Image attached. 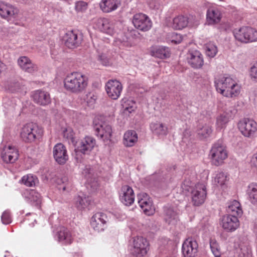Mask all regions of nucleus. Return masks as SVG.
<instances>
[{
	"mask_svg": "<svg viewBox=\"0 0 257 257\" xmlns=\"http://www.w3.org/2000/svg\"><path fill=\"white\" fill-rule=\"evenodd\" d=\"M88 78L79 72L68 74L64 79V87L73 93H79L84 91L88 84Z\"/></svg>",
	"mask_w": 257,
	"mask_h": 257,
	"instance_id": "f257e3e1",
	"label": "nucleus"
},
{
	"mask_svg": "<svg viewBox=\"0 0 257 257\" xmlns=\"http://www.w3.org/2000/svg\"><path fill=\"white\" fill-rule=\"evenodd\" d=\"M214 83L216 91L225 97H235L240 93V86L234 79L230 76L216 78Z\"/></svg>",
	"mask_w": 257,
	"mask_h": 257,
	"instance_id": "f03ea898",
	"label": "nucleus"
},
{
	"mask_svg": "<svg viewBox=\"0 0 257 257\" xmlns=\"http://www.w3.org/2000/svg\"><path fill=\"white\" fill-rule=\"evenodd\" d=\"M43 134V131L36 124L30 122L24 124L20 131V137L25 142L31 143L40 139Z\"/></svg>",
	"mask_w": 257,
	"mask_h": 257,
	"instance_id": "7ed1b4c3",
	"label": "nucleus"
},
{
	"mask_svg": "<svg viewBox=\"0 0 257 257\" xmlns=\"http://www.w3.org/2000/svg\"><path fill=\"white\" fill-rule=\"evenodd\" d=\"M209 157L212 164L216 166L222 165L228 157V152L226 147L221 142L215 143L212 146Z\"/></svg>",
	"mask_w": 257,
	"mask_h": 257,
	"instance_id": "20e7f679",
	"label": "nucleus"
},
{
	"mask_svg": "<svg viewBox=\"0 0 257 257\" xmlns=\"http://www.w3.org/2000/svg\"><path fill=\"white\" fill-rule=\"evenodd\" d=\"M234 36L239 42L247 43L257 41V30L249 27H242L233 31Z\"/></svg>",
	"mask_w": 257,
	"mask_h": 257,
	"instance_id": "39448f33",
	"label": "nucleus"
},
{
	"mask_svg": "<svg viewBox=\"0 0 257 257\" xmlns=\"http://www.w3.org/2000/svg\"><path fill=\"white\" fill-rule=\"evenodd\" d=\"M238 127L245 137L254 138L257 136V123L251 119L244 118L238 123Z\"/></svg>",
	"mask_w": 257,
	"mask_h": 257,
	"instance_id": "423d86ee",
	"label": "nucleus"
},
{
	"mask_svg": "<svg viewBox=\"0 0 257 257\" xmlns=\"http://www.w3.org/2000/svg\"><path fill=\"white\" fill-rule=\"evenodd\" d=\"M93 128L96 135L103 141L110 140L112 136L111 126L105 122L95 118L93 122Z\"/></svg>",
	"mask_w": 257,
	"mask_h": 257,
	"instance_id": "0eeeda50",
	"label": "nucleus"
},
{
	"mask_svg": "<svg viewBox=\"0 0 257 257\" xmlns=\"http://www.w3.org/2000/svg\"><path fill=\"white\" fill-rule=\"evenodd\" d=\"M206 188L204 183H198L191 191L192 202L194 205L202 204L206 199Z\"/></svg>",
	"mask_w": 257,
	"mask_h": 257,
	"instance_id": "6e6552de",
	"label": "nucleus"
},
{
	"mask_svg": "<svg viewBox=\"0 0 257 257\" xmlns=\"http://www.w3.org/2000/svg\"><path fill=\"white\" fill-rule=\"evenodd\" d=\"M132 23L136 29L143 32L149 31L152 27V22L150 18L143 13L135 14Z\"/></svg>",
	"mask_w": 257,
	"mask_h": 257,
	"instance_id": "1a4fd4ad",
	"label": "nucleus"
},
{
	"mask_svg": "<svg viewBox=\"0 0 257 257\" xmlns=\"http://www.w3.org/2000/svg\"><path fill=\"white\" fill-rule=\"evenodd\" d=\"M96 145V141L92 137L86 136L76 143L75 151L83 154H89Z\"/></svg>",
	"mask_w": 257,
	"mask_h": 257,
	"instance_id": "9d476101",
	"label": "nucleus"
},
{
	"mask_svg": "<svg viewBox=\"0 0 257 257\" xmlns=\"http://www.w3.org/2000/svg\"><path fill=\"white\" fill-rule=\"evenodd\" d=\"M221 226L227 232H233L239 226V222L237 216L226 214L220 219Z\"/></svg>",
	"mask_w": 257,
	"mask_h": 257,
	"instance_id": "9b49d317",
	"label": "nucleus"
},
{
	"mask_svg": "<svg viewBox=\"0 0 257 257\" xmlns=\"http://www.w3.org/2000/svg\"><path fill=\"white\" fill-rule=\"evenodd\" d=\"M198 248V245L196 239L193 237H188L182 244V253L185 257H195Z\"/></svg>",
	"mask_w": 257,
	"mask_h": 257,
	"instance_id": "f8f14e48",
	"label": "nucleus"
},
{
	"mask_svg": "<svg viewBox=\"0 0 257 257\" xmlns=\"http://www.w3.org/2000/svg\"><path fill=\"white\" fill-rule=\"evenodd\" d=\"M133 246L134 253L137 255L144 256L146 255L149 250V242L147 240L140 236L133 238Z\"/></svg>",
	"mask_w": 257,
	"mask_h": 257,
	"instance_id": "ddd939ff",
	"label": "nucleus"
},
{
	"mask_svg": "<svg viewBox=\"0 0 257 257\" xmlns=\"http://www.w3.org/2000/svg\"><path fill=\"white\" fill-rule=\"evenodd\" d=\"M138 203L146 215H151L154 213L155 208L152 205V201L146 193L138 194Z\"/></svg>",
	"mask_w": 257,
	"mask_h": 257,
	"instance_id": "4468645a",
	"label": "nucleus"
},
{
	"mask_svg": "<svg viewBox=\"0 0 257 257\" xmlns=\"http://www.w3.org/2000/svg\"><path fill=\"white\" fill-rule=\"evenodd\" d=\"M105 90L108 96L112 99H117L120 95L122 85L116 80H110L105 85Z\"/></svg>",
	"mask_w": 257,
	"mask_h": 257,
	"instance_id": "2eb2a0df",
	"label": "nucleus"
},
{
	"mask_svg": "<svg viewBox=\"0 0 257 257\" xmlns=\"http://www.w3.org/2000/svg\"><path fill=\"white\" fill-rule=\"evenodd\" d=\"M53 155L56 162L60 165L65 164L68 160L66 148L62 143H58L54 146Z\"/></svg>",
	"mask_w": 257,
	"mask_h": 257,
	"instance_id": "dca6fc26",
	"label": "nucleus"
},
{
	"mask_svg": "<svg viewBox=\"0 0 257 257\" xmlns=\"http://www.w3.org/2000/svg\"><path fill=\"white\" fill-rule=\"evenodd\" d=\"M107 217L102 212H97L93 215L91 219V226L96 231H103L107 221Z\"/></svg>",
	"mask_w": 257,
	"mask_h": 257,
	"instance_id": "f3484780",
	"label": "nucleus"
},
{
	"mask_svg": "<svg viewBox=\"0 0 257 257\" xmlns=\"http://www.w3.org/2000/svg\"><path fill=\"white\" fill-rule=\"evenodd\" d=\"M17 62L22 70L29 73L35 74L39 70L38 66L27 56L20 57Z\"/></svg>",
	"mask_w": 257,
	"mask_h": 257,
	"instance_id": "a211bd4d",
	"label": "nucleus"
},
{
	"mask_svg": "<svg viewBox=\"0 0 257 257\" xmlns=\"http://www.w3.org/2000/svg\"><path fill=\"white\" fill-rule=\"evenodd\" d=\"M222 15L219 8L216 7H210L206 12V22L208 25H214L218 24Z\"/></svg>",
	"mask_w": 257,
	"mask_h": 257,
	"instance_id": "6ab92c4d",
	"label": "nucleus"
},
{
	"mask_svg": "<svg viewBox=\"0 0 257 257\" xmlns=\"http://www.w3.org/2000/svg\"><path fill=\"white\" fill-rule=\"evenodd\" d=\"M2 158L6 163H13L19 157L18 151L14 147L5 146L2 152Z\"/></svg>",
	"mask_w": 257,
	"mask_h": 257,
	"instance_id": "aec40b11",
	"label": "nucleus"
},
{
	"mask_svg": "<svg viewBox=\"0 0 257 257\" xmlns=\"http://www.w3.org/2000/svg\"><path fill=\"white\" fill-rule=\"evenodd\" d=\"M64 40L65 45L69 48H74L78 47L82 41V36L81 35H78L77 33L73 31H69L66 33Z\"/></svg>",
	"mask_w": 257,
	"mask_h": 257,
	"instance_id": "412c9836",
	"label": "nucleus"
},
{
	"mask_svg": "<svg viewBox=\"0 0 257 257\" xmlns=\"http://www.w3.org/2000/svg\"><path fill=\"white\" fill-rule=\"evenodd\" d=\"M94 27L110 35H112L114 34L113 25L107 19L99 18L96 20Z\"/></svg>",
	"mask_w": 257,
	"mask_h": 257,
	"instance_id": "4be33fe9",
	"label": "nucleus"
},
{
	"mask_svg": "<svg viewBox=\"0 0 257 257\" xmlns=\"http://www.w3.org/2000/svg\"><path fill=\"white\" fill-rule=\"evenodd\" d=\"M189 64L194 68H201L204 63L203 56L197 50L190 51L187 56Z\"/></svg>",
	"mask_w": 257,
	"mask_h": 257,
	"instance_id": "5701e85b",
	"label": "nucleus"
},
{
	"mask_svg": "<svg viewBox=\"0 0 257 257\" xmlns=\"http://www.w3.org/2000/svg\"><path fill=\"white\" fill-rule=\"evenodd\" d=\"M34 101L40 105H45L51 102L49 94L45 91L37 90L32 94Z\"/></svg>",
	"mask_w": 257,
	"mask_h": 257,
	"instance_id": "b1692460",
	"label": "nucleus"
},
{
	"mask_svg": "<svg viewBox=\"0 0 257 257\" xmlns=\"http://www.w3.org/2000/svg\"><path fill=\"white\" fill-rule=\"evenodd\" d=\"M26 200L34 206H39L41 202V195L34 190H28L24 193Z\"/></svg>",
	"mask_w": 257,
	"mask_h": 257,
	"instance_id": "393cba45",
	"label": "nucleus"
},
{
	"mask_svg": "<svg viewBox=\"0 0 257 257\" xmlns=\"http://www.w3.org/2000/svg\"><path fill=\"white\" fill-rule=\"evenodd\" d=\"M232 111H224L220 114L216 118V130L221 131L225 128L227 123L232 117Z\"/></svg>",
	"mask_w": 257,
	"mask_h": 257,
	"instance_id": "a878e982",
	"label": "nucleus"
},
{
	"mask_svg": "<svg viewBox=\"0 0 257 257\" xmlns=\"http://www.w3.org/2000/svg\"><path fill=\"white\" fill-rule=\"evenodd\" d=\"M119 6L117 0H101L99 3L101 10L104 13H110L116 10Z\"/></svg>",
	"mask_w": 257,
	"mask_h": 257,
	"instance_id": "bb28decb",
	"label": "nucleus"
},
{
	"mask_svg": "<svg viewBox=\"0 0 257 257\" xmlns=\"http://www.w3.org/2000/svg\"><path fill=\"white\" fill-rule=\"evenodd\" d=\"M18 10L12 5L0 3V15L4 18L12 17L17 14Z\"/></svg>",
	"mask_w": 257,
	"mask_h": 257,
	"instance_id": "cd10ccee",
	"label": "nucleus"
},
{
	"mask_svg": "<svg viewBox=\"0 0 257 257\" xmlns=\"http://www.w3.org/2000/svg\"><path fill=\"white\" fill-rule=\"evenodd\" d=\"M164 218L169 225H175L179 220L178 213L172 208L165 207L164 208Z\"/></svg>",
	"mask_w": 257,
	"mask_h": 257,
	"instance_id": "c85d7f7f",
	"label": "nucleus"
},
{
	"mask_svg": "<svg viewBox=\"0 0 257 257\" xmlns=\"http://www.w3.org/2000/svg\"><path fill=\"white\" fill-rule=\"evenodd\" d=\"M246 193L250 203L257 206V183H249L247 186Z\"/></svg>",
	"mask_w": 257,
	"mask_h": 257,
	"instance_id": "c756f323",
	"label": "nucleus"
},
{
	"mask_svg": "<svg viewBox=\"0 0 257 257\" xmlns=\"http://www.w3.org/2000/svg\"><path fill=\"white\" fill-rule=\"evenodd\" d=\"M91 199L89 196L81 193L74 198V204L79 210H82L87 207L90 204Z\"/></svg>",
	"mask_w": 257,
	"mask_h": 257,
	"instance_id": "7c9ffc66",
	"label": "nucleus"
},
{
	"mask_svg": "<svg viewBox=\"0 0 257 257\" xmlns=\"http://www.w3.org/2000/svg\"><path fill=\"white\" fill-rule=\"evenodd\" d=\"M153 56L161 59L166 58L170 56V51L168 47L158 46L152 47L151 51Z\"/></svg>",
	"mask_w": 257,
	"mask_h": 257,
	"instance_id": "2f4dec72",
	"label": "nucleus"
},
{
	"mask_svg": "<svg viewBox=\"0 0 257 257\" xmlns=\"http://www.w3.org/2000/svg\"><path fill=\"white\" fill-rule=\"evenodd\" d=\"M58 238L59 242L64 244H70L73 240V237L69 230L64 227L60 228L58 232Z\"/></svg>",
	"mask_w": 257,
	"mask_h": 257,
	"instance_id": "473e14b6",
	"label": "nucleus"
},
{
	"mask_svg": "<svg viewBox=\"0 0 257 257\" xmlns=\"http://www.w3.org/2000/svg\"><path fill=\"white\" fill-rule=\"evenodd\" d=\"M227 212L230 215H233L235 216H240L242 214V210L240 203L237 200L230 201L228 204Z\"/></svg>",
	"mask_w": 257,
	"mask_h": 257,
	"instance_id": "72a5a7b5",
	"label": "nucleus"
},
{
	"mask_svg": "<svg viewBox=\"0 0 257 257\" xmlns=\"http://www.w3.org/2000/svg\"><path fill=\"white\" fill-rule=\"evenodd\" d=\"M228 179L229 178L226 173L223 172H218L214 177V183L217 186L224 189L227 186Z\"/></svg>",
	"mask_w": 257,
	"mask_h": 257,
	"instance_id": "f704fd0d",
	"label": "nucleus"
},
{
	"mask_svg": "<svg viewBox=\"0 0 257 257\" xmlns=\"http://www.w3.org/2000/svg\"><path fill=\"white\" fill-rule=\"evenodd\" d=\"M150 128L155 135L158 136L166 135L167 134V127L162 123L153 122L150 124Z\"/></svg>",
	"mask_w": 257,
	"mask_h": 257,
	"instance_id": "c9c22d12",
	"label": "nucleus"
},
{
	"mask_svg": "<svg viewBox=\"0 0 257 257\" xmlns=\"http://www.w3.org/2000/svg\"><path fill=\"white\" fill-rule=\"evenodd\" d=\"M188 23V19L183 16H178L174 18L172 27L176 30H181L185 28Z\"/></svg>",
	"mask_w": 257,
	"mask_h": 257,
	"instance_id": "e433bc0d",
	"label": "nucleus"
},
{
	"mask_svg": "<svg viewBox=\"0 0 257 257\" xmlns=\"http://www.w3.org/2000/svg\"><path fill=\"white\" fill-rule=\"evenodd\" d=\"M212 132V129L210 125L205 124L203 125H200L198 127L197 133L201 138H206L210 136Z\"/></svg>",
	"mask_w": 257,
	"mask_h": 257,
	"instance_id": "4c0bfd02",
	"label": "nucleus"
},
{
	"mask_svg": "<svg viewBox=\"0 0 257 257\" xmlns=\"http://www.w3.org/2000/svg\"><path fill=\"white\" fill-rule=\"evenodd\" d=\"M237 253L238 257H252L251 247L247 244L240 245Z\"/></svg>",
	"mask_w": 257,
	"mask_h": 257,
	"instance_id": "58836bf2",
	"label": "nucleus"
},
{
	"mask_svg": "<svg viewBox=\"0 0 257 257\" xmlns=\"http://www.w3.org/2000/svg\"><path fill=\"white\" fill-rule=\"evenodd\" d=\"M22 183L28 187L35 186L38 181V179L35 176L31 174L24 176L21 180Z\"/></svg>",
	"mask_w": 257,
	"mask_h": 257,
	"instance_id": "ea45409f",
	"label": "nucleus"
},
{
	"mask_svg": "<svg viewBox=\"0 0 257 257\" xmlns=\"http://www.w3.org/2000/svg\"><path fill=\"white\" fill-rule=\"evenodd\" d=\"M205 53L209 57L213 58L217 53V47L212 42L206 44L205 46Z\"/></svg>",
	"mask_w": 257,
	"mask_h": 257,
	"instance_id": "a19ab883",
	"label": "nucleus"
},
{
	"mask_svg": "<svg viewBox=\"0 0 257 257\" xmlns=\"http://www.w3.org/2000/svg\"><path fill=\"white\" fill-rule=\"evenodd\" d=\"M210 247L214 257H221V252L219 244L216 240L210 239Z\"/></svg>",
	"mask_w": 257,
	"mask_h": 257,
	"instance_id": "79ce46f5",
	"label": "nucleus"
},
{
	"mask_svg": "<svg viewBox=\"0 0 257 257\" xmlns=\"http://www.w3.org/2000/svg\"><path fill=\"white\" fill-rule=\"evenodd\" d=\"M128 186L125 185L122 187L121 192L119 194V199L121 202L125 205L128 204Z\"/></svg>",
	"mask_w": 257,
	"mask_h": 257,
	"instance_id": "37998d69",
	"label": "nucleus"
},
{
	"mask_svg": "<svg viewBox=\"0 0 257 257\" xmlns=\"http://www.w3.org/2000/svg\"><path fill=\"white\" fill-rule=\"evenodd\" d=\"M88 9L87 3L80 1H77L75 4V10L77 13H84Z\"/></svg>",
	"mask_w": 257,
	"mask_h": 257,
	"instance_id": "c03bdc74",
	"label": "nucleus"
},
{
	"mask_svg": "<svg viewBox=\"0 0 257 257\" xmlns=\"http://www.w3.org/2000/svg\"><path fill=\"white\" fill-rule=\"evenodd\" d=\"M98 60L104 66H109L112 64L110 56L106 53L99 55Z\"/></svg>",
	"mask_w": 257,
	"mask_h": 257,
	"instance_id": "a18cd8bd",
	"label": "nucleus"
},
{
	"mask_svg": "<svg viewBox=\"0 0 257 257\" xmlns=\"http://www.w3.org/2000/svg\"><path fill=\"white\" fill-rule=\"evenodd\" d=\"M96 98L97 97L95 94L92 93H88L86 95L85 101L88 106H92L95 103Z\"/></svg>",
	"mask_w": 257,
	"mask_h": 257,
	"instance_id": "49530a36",
	"label": "nucleus"
},
{
	"mask_svg": "<svg viewBox=\"0 0 257 257\" xmlns=\"http://www.w3.org/2000/svg\"><path fill=\"white\" fill-rule=\"evenodd\" d=\"M2 222L3 224H8L11 223L12 218L9 210L5 211L1 216Z\"/></svg>",
	"mask_w": 257,
	"mask_h": 257,
	"instance_id": "de8ad7c7",
	"label": "nucleus"
},
{
	"mask_svg": "<svg viewBox=\"0 0 257 257\" xmlns=\"http://www.w3.org/2000/svg\"><path fill=\"white\" fill-rule=\"evenodd\" d=\"M20 85L17 82H11L8 84L7 88L12 92H15L18 91Z\"/></svg>",
	"mask_w": 257,
	"mask_h": 257,
	"instance_id": "09e8293b",
	"label": "nucleus"
},
{
	"mask_svg": "<svg viewBox=\"0 0 257 257\" xmlns=\"http://www.w3.org/2000/svg\"><path fill=\"white\" fill-rule=\"evenodd\" d=\"M249 75L252 80L257 81V63L250 68Z\"/></svg>",
	"mask_w": 257,
	"mask_h": 257,
	"instance_id": "8fccbe9b",
	"label": "nucleus"
},
{
	"mask_svg": "<svg viewBox=\"0 0 257 257\" xmlns=\"http://www.w3.org/2000/svg\"><path fill=\"white\" fill-rule=\"evenodd\" d=\"M138 135L134 131L130 132V147L133 146L138 141Z\"/></svg>",
	"mask_w": 257,
	"mask_h": 257,
	"instance_id": "3c124183",
	"label": "nucleus"
},
{
	"mask_svg": "<svg viewBox=\"0 0 257 257\" xmlns=\"http://www.w3.org/2000/svg\"><path fill=\"white\" fill-rule=\"evenodd\" d=\"M183 37L181 35L177 33H173L172 35V41L178 44L182 42Z\"/></svg>",
	"mask_w": 257,
	"mask_h": 257,
	"instance_id": "603ef678",
	"label": "nucleus"
},
{
	"mask_svg": "<svg viewBox=\"0 0 257 257\" xmlns=\"http://www.w3.org/2000/svg\"><path fill=\"white\" fill-rule=\"evenodd\" d=\"M120 103L123 111L128 110V98L126 97L123 98L120 101Z\"/></svg>",
	"mask_w": 257,
	"mask_h": 257,
	"instance_id": "864d4df0",
	"label": "nucleus"
},
{
	"mask_svg": "<svg viewBox=\"0 0 257 257\" xmlns=\"http://www.w3.org/2000/svg\"><path fill=\"white\" fill-rule=\"evenodd\" d=\"M64 137L67 138L71 139L73 138V132H72L71 130L69 129H66L65 131L63 132Z\"/></svg>",
	"mask_w": 257,
	"mask_h": 257,
	"instance_id": "5fc2aeb1",
	"label": "nucleus"
},
{
	"mask_svg": "<svg viewBox=\"0 0 257 257\" xmlns=\"http://www.w3.org/2000/svg\"><path fill=\"white\" fill-rule=\"evenodd\" d=\"M128 132H126L123 136V143L124 145L126 147L128 146Z\"/></svg>",
	"mask_w": 257,
	"mask_h": 257,
	"instance_id": "6e6d98bb",
	"label": "nucleus"
},
{
	"mask_svg": "<svg viewBox=\"0 0 257 257\" xmlns=\"http://www.w3.org/2000/svg\"><path fill=\"white\" fill-rule=\"evenodd\" d=\"M134 193L133 189L130 187V205H131L134 202V198L133 197V194Z\"/></svg>",
	"mask_w": 257,
	"mask_h": 257,
	"instance_id": "4d7b16f0",
	"label": "nucleus"
},
{
	"mask_svg": "<svg viewBox=\"0 0 257 257\" xmlns=\"http://www.w3.org/2000/svg\"><path fill=\"white\" fill-rule=\"evenodd\" d=\"M136 108L135 102L132 101H130V111L129 112L131 113L132 111H134V109Z\"/></svg>",
	"mask_w": 257,
	"mask_h": 257,
	"instance_id": "13d9d810",
	"label": "nucleus"
},
{
	"mask_svg": "<svg viewBox=\"0 0 257 257\" xmlns=\"http://www.w3.org/2000/svg\"><path fill=\"white\" fill-rule=\"evenodd\" d=\"M120 40L122 43H124L123 44L124 45L126 46L128 45V38L126 36H125L124 38H122V39L120 38Z\"/></svg>",
	"mask_w": 257,
	"mask_h": 257,
	"instance_id": "bf43d9fd",
	"label": "nucleus"
},
{
	"mask_svg": "<svg viewBox=\"0 0 257 257\" xmlns=\"http://www.w3.org/2000/svg\"><path fill=\"white\" fill-rule=\"evenodd\" d=\"M130 33L132 36L134 35L136 37H138V38L140 37V33H139L138 32H136V31H131L130 32Z\"/></svg>",
	"mask_w": 257,
	"mask_h": 257,
	"instance_id": "052dcab7",
	"label": "nucleus"
},
{
	"mask_svg": "<svg viewBox=\"0 0 257 257\" xmlns=\"http://www.w3.org/2000/svg\"><path fill=\"white\" fill-rule=\"evenodd\" d=\"M4 67V64L2 62L1 60H0V72L3 70Z\"/></svg>",
	"mask_w": 257,
	"mask_h": 257,
	"instance_id": "680f3d73",
	"label": "nucleus"
},
{
	"mask_svg": "<svg viewBox=\"0 0 257 257\" xmlns=\"http://www.w3.org/2000/svg\"><path fill=\"white\" fill-rule=\"evenodd\" d=\"M254 231L257 233V222L254 224Z\"/></svg>",
	"mask_w": 257,
	"mask_h": 257,
	"instance_id": "e2e57ef3",
	"label": "nucleus"
},
{
	"mask_svg": "<svg viewBox=\"0 0 257 257\" xmlns=\"http://www.w3.org/2000/svg\"><path fill=\"white\" fill-rule=\"evenodd\" d=\"M86 170H87V171H86V172H85V173L83 172V174H84V173H87V172H88V173H90V170H90V168H86Z\"/></svg>",
	"mask_w": 257,
	"mask_h": 257,
	"instance_id": "0e129e2a",
	"label": "nucleus"
},
{
	"mask_svg": "<svg viewBox=\"0 0 257 257\" xmlns=\"http://www.w3.org/2000/svg\"><path fill=\"white\" fill-rule=\"evenodd\" d=\"M62 189L63 191L66 190L67 189V187L66 186H63Z\"/></svg>",
	"mask_w": 257,
	"mask_h": 257,
	"instance_id": "69168bd1",
	"label": "nucleus"
}]
</instances>
